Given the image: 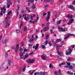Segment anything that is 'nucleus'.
<instances>
[{
    "instance_id": "39448f33",
    "label": "nucleus",
    "mask_w": 75,
    "mask_h": 75,
    "mask_svg": "<svg viewBox=\"0 0 75 75\" xmlns=\"http://www.w3.org/2000/svg\"><path fill=\"white\" fill-rule=\"evenodd\" d=\"M23 17H24V18L25 20H26V21H27L28 18H29V17H30V16H27V17L25 14H24L23 15Z\"/></svg>"
},
{
    "instance_id": "4468645a",
    "label": "nucleus",
    "mask_w": 75,
    "mask_h": 75,
    "mask_svg": "<svg viewBox=\"0 0 75 75\" xmlns=\"http://www.w3.org/2000/svg\"><path fill=\"white\" fill-rule=\"evenodd\" d=\"M69 8L70 9L72 10H75V8H74V6L73 5H70L69 6Z\"/></svg>"
},
{
    "instance_id": "680f3d73",
    "label": "nucleus",
    "mask_w": 75,
    "mask_h": 75,
    "mask_svg": "<svg viewBox=\"0 0 75 75\" xmlns=\"http://www.w3.org/2000/svg\"><path fill=\"white\" fill-rule=\"evenodd\" d=\"M67 64L69 66V65H71V64L70 63L68 62L67 63Z\"/></svg>"
},
{
    "instance_id": "6ab92c4d",
    "label": "nucleus",
    "mask_w": 75,
    "mask_h": 75,
    "mask_svg": "<svg viewBox=\"0 0 75 75\" xmlns=\"http://www.w3.org/2000/svg\"><path fill=\"white\" fill-rule=\"evenodd\" d=\"M39 46V44H37L36 45V46L35 47V49L36 50H37V49H38V48Z\"/></svg>"
},
{
    "instance_id": "e433bc0d",
    "label": "nucleus",
    "mask_w": 75,
    "mask_h": 75,
    "mask_svg": "<svg viewBox=\"0 0 75 75\" xmlns=\"http://www.w3.org/2000/svg\"><path fill=\"white\" fill-rule=\"evenodd\" d=\"M42 49H44L45 48V46L44 45H43L42 47Z\"/></svg>"
},
{
    "instance_id": "4c0bfd02",
    "label": "nucleus",
    "mask_w": 75,
    "mask_h": 75,
    "mask_svg": "<svg viewBox=\"0 0 75 75\" xmlns=\"http://www.w3.org/2000/svg\"><path fill=\"white\" fill-rule=\"evenodd\" d=\"M19 48V47L18 46V45H16V49H17V50H18Z\"/></svg>"
},
{
    "instance_id": "393cba45",
    "label": "nucleus",
    "mask_w": 75,
    "mask_h": 75,
    "mask_svg": "<svg viewBox=\"0 0 75 75\" xmlns=\"http://www.w3.org/2000/svg\"><path fill=\"white\" fill-rule=\"evenodd\" d=\"M24 68L23 69V72H25V68H26V66H24Z\"/></svg>"
},
{
    "instance_id": "9d476101",
    "label": "nucleus",
    "mask_w": 75,
    "mask_h": 75,
    "mask_svg": "<svg viewBox=\"0 0 75 75\" xmlns=\"http://www.w3.org/2000/svg\"><path fill=\"white\" fill-rule=\"evenodd\" d=\"M33 40H37V39L35 38H34V36L32 35V38H30L29 39V42H31L33 41Z\"/></svg>"
},
{
    "instance_id": "c85d7f7f",
    "label": "nucleus",
    "mask_w": 75,
    "mask_h": 75,
    "mask_svg": "<svg viewBox=\"0 0 75 75\" xmlns=\"http://www.w3.org/2000/svg\"><path fill=\"white\" fill-rule=\"evenodd\" d=\"M11 60H8V65H10V64H11Z\"/></svg>"
},
{
    "instance_id": "7c9ffc66",
    "label": "nucleus",
    "mask_w": 75,
    "mask_h": 75,
    "mask_svg": "<svg viewBox=\"0 0 75 75\" xmlns=\"http://www.w3.org/2000/svg\"><path fill=\"white\" fill-rule=\"evenodd\" d=\"M35 6V4H34L32 6V8H35L36 7Z\"/></svg>"
},
{
    "instance_id": "2f4dec72",
    "label": "nucleus",
    "mask_w": 75,
    "mask_h": 75,
    "mask_svg": "<svg viewBox=\"0 0 75 75\" xmlns=\"http://www.w3.org/2000/svg\"><path fill=\"white\" fill-rule=\"evenodd\" d=\"M34 1V0H28V2H30V3H33Z\"/></svg>"
},
{
    "instance_id": "8fccbe9b",
    "label": "nucleus",
    "mask_w": 75,
    "mask_h": 75,
    "mask_svg": "<svg viewBox=\"0 0 75 75\" xmlns=\"http://www.w3.org/2000/svg\"><path fill=\"white\" fill-rule=\"evenodd\" d=\"M48 44H49L50 47L51 46V45H52V44H51V42H49L48 43Z\"/></svg>"
},
{
    "instance_id": "a19ab883",
    "label": "nucleus",
    "mask_w": 75,
    "mask_h": 75,
    "mask_svg": "<svg viewBox=\"0 0 75 75\" xmlns=\"http://www.w3.org/2000/svg\"><path fill=\"white\" fill-rule=\"evenodd\" d=\"M30 20H33V17L31 15L30 16Z\"/></svg>"
},
{
    "instance_id": "e2e57ef3",
    "label": "nucleus",
    "mask_w": 75,
    "mask_h": 75,
    "mask_svg": "<svg viewBox=\"0 0 75 75\" xmlns=\"http://www.w3.org/2000/svg\"><path fill=\"white\" fill-rule=\"evenodd\" d=\"M2 35H1V36H0V40H1V39H2Z\"/></svg>"
},
{
    "instance_id": "f8f14e48",
    "label": "nucleus",
    "mask_w": 75,
    "mask_h": 75,
    "mask_svg": "<svg viewBox=\"0 0 75 75\" xmlns=\"http://www.w3.org/2000/svg\"><path fill=\"white\" fill-rule=\"evenodd\" d=\"M72 35V34L71 33H69L67 34V36L66 37H65L64 38V40H67L68 37H69V36H71Z\"/></svg>"
},
{
    "instance_id": "052dcab7",
    "label": "nucleus",
    "mask_w": 75,
    "mask_h": 75,
    "mask_svg": "<svg viewBox=\"0 0 75 75\" xmlns=\"http://www.w3.org/2000/svg\"><path fill=\"white\" fill-rule=\"evenodd\" d=\"M11 48H12V49H14V48H15V46H12Z\"/></svg>"
},
{
    "instance_id": "473e14b6",
    "label": "nucleus",
    "mask_w": 75,
    "mask_h": 75,
    "mask_svg": "<svg viewBox=\"0 0 75 75\" xmlns=\"http://www.w3.org/2000/svg\"><path fill=\"white\" fill-rule=\"evenodd\" d=\"M27 27L26 26H25L24 27V31H27Z\"/></svg>"
},
{
    "instance_id": "bb28decb",
    "label": "nucleus",
    "mask_w": 75,
    "mask_h": 75,
    "mask_svg": "<svg viewBox=\"0 0 75 75\" xmlns=\"http://www.w3.org/2000/svg\"><path fill=\"white\" fill-rule=\"evenodd\" d=\"M62 40V39H57L56 41V42H59V41H61Z\"/></svg>"
},
{
    "instance_id": "338daca9",
    "label": "nucleus",
    "mask_w": 75,
    "mask_h": 75,
    "mask_svg": "<svg viewBox=\"0 0 75 75\" xmlns=\"http://www.w3.org/2000/svg\"><path fill=\"white\" fill-rule=\"evenodd\" d=\"M71 47L73 48H74L75 47V45H72Z\"/></svg>"
},
{
    "instance_id": "58836bf2",
    "label": "nucleus",
    "mask_w": 75,
    "mask_h": 75,
    "mask_svg": "<svg viewBox=\"0 0 75 75\" xmlns=\"http://www.w3.org/2000/svg\"><path fill=\"white\" fill-rule=\"evenodd\" d=\"M38 75V72H35L34 73V75Z\"/></svg>"
},
{
    "instance_id": "13d9d810",
    "label": "nucleus",
    "mask_w": 75,
    "mask_h": 75,
    "mask_svg": "<svg viewBox=\"0 0 75 75\" xmlns=\"http://www.w3.org/2000/svg\"><path fill=\"white\" fill-rule=\"evenodd\" d=\"M37 20H35L33 22V24H34V23H35V22H37Z\"/></svg>"
},
{
    "instance_id": "a878e982",
    "label": "nucleus",
    "mask_w": 75,
    "mask_h": 75,
    "mask_svg": "<svg viewBox=\"0 0 75 75\" xmlns=\"http://www.w3.org/2000/svg\"><path fill=\"white\" fill-rule=\"evenodd\" d=\"M23 25V24L22 23H21L20 25L19 28L20 29H21V27H22Z\"/></svg>"
},
{
    "instance_id": "c9c22d12",
    "label": "nucleus",
    "mask_w": 75,
    "mask_h": 75,
    "mask_svg": "<svg viewBox=\"0 0 75 75\" xmlns=\"http://www.w3.org/2000/svg\"><path fill=\"white\" fill-rule=\"evenodd\" d=\"M69 68H70V69H73V67L72 66L70 65L69 67Z\"/></svg>"
},
{
    "instance_id": "2eb2a0df",
    "label": "nucleus",
    "mask_w": 75,
    "mask_h": 75,
    "mask_svg": "<svg viewBox=\"0 0 75 75\" xmlns=\"http://www.w3.org/2000/svg\"><path fill=\"white\" fill-rule=\"evenodd\" d=\"M8 41V39H6L5 40H3L2 41L3 44H5L7 43V42Z\"/></svg>"
},
{
    "instance_id": "a18cd8bd",
    "label": "nucleus",
    "mask_w": 75,
    "mask_h": 75,
    "mask_svg": "<svg viewBox=\"0 0 75 75\" xmlns=\"http://www.w3.org/2000/svg\"><path fill=\"white\" fill-rule=\"evenodd\" d=\"M23 49L22 48H21L19 49V51H20V52H21V51H23Z\"/></svg>"
},
{
    "instance_id": "dca6fc26",
    "label": "nucleus",
    "mask_w": 75,
    "mask_h": 75,
    "mask_svg": "<svg viewBox=\"0 0 75 75\" xmlns=\"http://www.w3.org/2000/svg\"><path fill=\"white\" fill-rule=\"evenodd\" d=\"M67 17H68L69 18H72L73 17V16L71 15H69L67 16Z\"/></svg>"
},
{
    "instance_id": "ea45409f",
    "label": "nucleus",
    "mask_w": 75,
    "mask_h": 75,
    "mask_svg": "<svg viewBox=\"0 0 75 75\" xmlns=\"http://www.w3.org/2000/svg\"><path fill=\"white\" fill-rule=\"evenodd\" d=\"M16 33H19L20 32V30H16Z\"/></svg>"
},
{
    "instance_id": "c03bdc74",
    "label": "nucleus",
    "mask_w": 75,
    "mask_h": 75,
    "mask_svg": "<svg viewBox=\"0 0 75 75\" xmlns=\"http://www.w3.org/2000/svg\"><path fill=\"white\" fill-rule=\"evenodd\" d=\"M38 16L37 15V18H36V20L37 21V20H39V18L38 17Z\"/></svg>"
},
{
    "instance_id": "0eeeda50",
    "label": "nucleus",
    "mask_w": 75,
    "mask_h": 75,
    "mask_svg": "<svg viewBox=\"0 0 75 75\" xmlns=\"http://www.w3.org/2000/svg\"><path fill=\"white\" fill-rule=\"evenodd\" d=\"M50 12H49L47 13V17L46 18V21H48L49 19H50Z\"/></svg>"
},
{
    "instance_id": "1a4fd4ad",
    "label": "nucleus",
    "mask_w": 75,
    "mask_h": 75,
    "mask_svg": "<svg viewBox=\"0 0 75 75\" xmlns=\"http://www.w3.org/2000/svg\"><path fill=\"white\" fill-rule=\"evenodd\" d=\"M41 58L42 59H43V60H45V59H47V56L45 55H43L42 56Z\"/></svg>"
},
{
    "instance_id": "5fc2aeb1",
    "label": "nucleus",
    "mask_w": 75,
    "mask_h": 75,
    "mask_svg": "<svg viewBox=\"0 0 75 75\" xmlns=\"http://www.w3.org/2000/svg\"><path fill=\"white\" fill-rule=\"evenodd\" d=\"M50 23L48 22L47 24V27H48V26H49V25H50Z\"/></svg>"
},
{
    "instance_id": "37998d69",
    "label": "nucleus",
    "mask_w": 75,
    "mask_h": 75,
    "mask_svg": "<svg viewBox=\"0 0 75 75\" xmlns=\"http://www.w3.org/2000/svg\"><path fill=\"white\" fill-rule=\"evenodd\" d=\"M10 23H7V25H6V26H5V28H7V26H9L10 25Z\"/></svg>"
},
{
    "instance_id": "bf43d9fd",
    "label": "nucleus",
    "mask_w": 75,
    "mask_h": 75,
    "mask_svg": "<svg viewBox=\"0 0 75 75\" xmlns=\"http://www.w3.org/2000/svg\"><path fill=\"white\" fill-rule=\"evenodd\" d=\"M30 23H33V21L32 20H30L29 21Z\"/></svg>"
},
{
    "instance_id": "f257e3e1",
    "label": "nucleus",
    "mask_w": 75,
    "mask_h": 75,
    "mask_svg": "<svg viewBox=\"0 0 75 75\" xmlns=\"http://www.w3.org/2000/svg\"><path fill=\"white\" fill-rule=\"evenodd\" d=\"M11 13V11H10L8 13V14L6 16L5 19L3 21L4 24L5 23H8V20L10 19V14Z\"/></svg>"
},
{
    "instance_id": "49530a36",
    "label": "nucleus",
    "mask_w": 75,
    "mask_h": 75,
    "mask_svg": "<svg viewBox=\"0 0 75 75\" xmlns=\"http://www.w3.org/2000/svg\"><path fill=\"white\" fill-rule=\"evenodd\" d=\"M71 60V58H68L67 59L68 61H70Z\"/></svg>"
},
{
    "instance_id": "412c9836",
    "label": "nucleus",
    "mask_w": 75,
    "mask_h": 75,
    "mask_svg": "<svg viewBox=\"0 0 75 75\" xmlns=\"http://www.w3.org/2000/svg\"><path fill=\"white\" fill-rule=\"evenodd\" d=\"M18 10H19V8L18 7V9H17L16 10V13H17V16H16V17H17V16H18Z\"/></svg>"
},
{
    "instance_id": "f704fd0d",
    "label": "nucleus",
    "mask_w": 75,
    "mask_h": 75,
    "mask_svg": "<svg viewBox=\"0 0 75 75\" xmlns=\"http://www.w3.org/2000/svg\"><path fill=\"white\" fill-rule=\"evenodd\" d=\"M49 37V35H46V39L47 40L48 38V37Z\"/></svg>"
},
{
    "instance_id": "79ce46f5",
    "label": "nucleus",
    "mask_w": 75,
    "mask_h": 75,
    "mask_svg": "<svg viewBox=\"0 0 75 75\" xmlns=\"http://www.w3.org/2000/svg\"><path fill=\"white\" fill-rule=\"evenodd\" d=\"M47 75V73L46 72L42 73V75Z\"/></svg>"
},
{
    "instance_id": "cd10ccee",
    "label": "nucleus",
    "mask_w": 75,
    "mask_h": 75,
    "mask_svg": "<svg viewBox=\"0 0 75 75\" xmlns=\"http://www.w3.org/2000/svg\"><path fill=\"white\" fill-rule=\"evenodd\" d=\"M54 73L55 75H58V71H54Z\"/></svg>"
},
{
    "instance_id": "a211bd4d",
    "label": "nucleus",
    "mask_w": 75,
    "mask_h": 75,
    "mask_svg": "<svg viewBox=\"0 0 75 75\" xmlns=\"http://www.w3.org/2000/svg\"><path fill=\"white\" fill-rule=\"evenodd\" d=\"M33 73H34V71H32L31 70H30L28 72V74H30V75H33Z\"/></svg>"
},
{
    "instance_id": "4d7b16f0",
    "label": "nucleus",
    "mask_w": 75,
    "mask_h": 75,
    "mask_svg": "<svg viewBox=\"0 0 75 75\" xmlns=\"http://www.w3.org/2000/svg\"><path fill=\"white\" fill-rule=\"evenodd\" d=\"M47 15V13H43V16H46V15Z\"/></svg>"
},
{
    "instance_id": "423d86ee",
    "label": "nucleus",
    "mask_w": 75,
    "mask_h": 75,
    "mask_svg": "<svg viewBox=\"0 0 75 75\" xmlns=\"http://www.w3.org/2000/svg\"><path fill=\"white\" fill-rule=\"evenodd\" d=\"M7 8H9L10 6V5H11V2L10 1H8L7 3Z\"/></svg>"
},
{
    "instance_id": "774afa93",
    "label": "nucleus",
    "mask_w": 75,
    "mask_h": 75,
    "mask_svg": "<svg viewBox=\"0 0 75 75\" xmlns=\"http://www.w3.org/2000/svg\"><path fill=\"white\" fill-rule=\"evenodd\" d=\"M73 4L74 5L75 4V0L74 1V2L73 3Z\"/></svg>"
},
{
    "instance_id": "c756f323",
    "label": "nucleus",
    "mask_w": 75,
    "mask_h": 75,
    "mask_svg": "<svg viewBox=\"0 0 75 75\" xmlns=\"http://www.w3.org/2000/svg\"><path fill=\"white\" fill-rule=\"evenodd\" d=\"M48 7V5H47L45 6L44 7V9H47V8Z\"/></svg>"
},
{
    "instance_id": "603ef678",
    "label": "nucleus",
    "mask_w": 75,
    "mask_h": 75,
    "mask_svg": "<svg viewBox=\"0 0 75 75\" xmlns=\"http://www.w3.org/2000/svg\"><path fill=\"white\" fill-rule=\"evenodd\" d=\"M49 67L50 68H51L52 67V64H50V65H49Z\"/></svg>"
},
{
    "instance_id": "09e8293b",
    "label": "nucleus",
    "mask_w": 75,
    "mask_h": 75,
    "mask_svg": "<svg viewBox=\"0 0 75 75\" xmlns=\"http://www.w3.org/2000/svg\"><path fill=\"white\" fill-rule=\"evenodd\" d=\"M50 32L52 34H53L54 33V32H53V30L52 29H51L50 30Z\"/></svg>"
},
{
    "instance_id": "20e7f679",
    "label": "nucleus",
    "mask_w": 75,
    "mask_h": 75,
    "mask_svg": "<svg viewBox=\"0 0 75 75\" xmlns=\"http://www.w3.org/2000/svg\"><path fill=\"white\" fill-rule=\"evenodd\" d=\"M35 59L33 58L32 59H28V60H26V62H28V63H33L34 62Z\"/></svg>"
},
{
    "instance_id": "7ed1b4c3",
    "label": "nucleus",
    "mask_w": 75,
    "mask_h": 75,
    "mask_svg": "<svg viewBox=\"0 0 75 75\" xmlns=\"http://www.w3.org/2000/svg\"><path fill=\"white\" fill-rule=\"evenodd\" d=\"M58 29L60 31H62V32L64 31H66L67 30V29L66 28H65L64 29H63L60 27H58Z\"/></svg>"
},
{
    "instance_id": "6e6d98bb",
    "label": "nucleus",
    "mask_w": 75,
    "mask_h": 75,
    "mask_svg": "<svg viewBox=\"0 0 75 75\" xmlns=\"http://www.w3.org/2000/svg\"><path fill=\"white\" fill-rule=\"evenodd\" d=\"M42 72H40V73L38 72V75H42Z\"/></svg>"
},
{
    "instance_id": "4be33fe9",
    "label": "nucleus",
    "mask_w": 75,
    "mask_h": 75,
    "mask_svg": "<svg viewBox=\"0 0 75 75\" xmlns=\"http://www.w3.org/2000/svg\"><path fill=\"white\" fill-rule=\"evenodd\" d=\"M61 20H60V21H57L56 23L57 25H59V24H60V23H61Z\"/></svg>"
},
{
    "instance_id": "f03ea898",
    "label": "nucleus",
    "mask_w": 75,
    "mask_h": 75,
    "mask_svg": "<svg viewBox=\"0 0 75 75\" xmlns=\"http://www.w3.org/2000/svg\"><path fill=\"white\" fill-rule=\"evenodd\" d=\"M1 13H0V15H1V16H2L3 15V13H2V12L4 14V13H6V8L4 6L3 8H2L1 9Z\"/></svg>"
},
{
    "instance_id": "b1692460",
    "label": "nucleus",
    "mask_w": 75,
    "mask_h": 75,
    "mask_svg": "<svg viewBox=\"0 0 75 75\" xmlns=\"http://www.w3.org/2000/svg\"><path fill=\"white\" fill-rule=\"evenodd\" d=\"M58 55H61V56H62L63 55L62 53L61 52H58Z\"/></svg>"
},
{
    "instance_id": "3c124183",
    "label": "nucleus",
    "mask_w": 75,
    "mask_h": 75,
    "mask_svg": "<svg viewBox=\"0 0 75 75\" xmlns=\"http://www.w3.org/2000/svg\"><path fill=\"white\" fill-rule=\"evenodd\" d=\"M58 74L59 75H61V70H59V71L58 73Z\"/></svg>"
},
{
    "instance_id": "6e6552de",
    "label": "nucleus",
    "mask_w": 75,
    "mask_h": 75,
    "mask_svg": "<svg viewBox=\"0 0 75 75\" xmlns=\"http://www.w3.org/2000/svg\"><path fill=\"white\" fill-rule=\"evenodd\" d=\"M68 51L69 52H67V51H66V55H69L72 52V50H71V49H69Z\"/></svg>"
},
{
    "instance_id": "ddd939ff",
    "label": "nucleus",
    "mask_w": 75,
    "mask_h": 75,
    "mask_svg": "<svg viewBox=\"0 0 75 75\" xmlns=\"http://www.w3.org/2000/svg\"><path fill=\"white\" fill-rule=\"evenodd\" d=\"M74 21V19H71L69 21V22L68 23V25H70L71 24L73 23V21Z\"/></svg>"
},
{
    "instance_id": "5701e85b",
    "label": "nucleus",
    "mask_w": 75,
    "mask_h": 75,
    "mask_svg": "<svg viewBox=\"0 0 75 75\" xmlns=\"http://www.w3.org/2000/svg\"><path fill=\"white\" fill-rule=\"evenodd\" d=\"M28 56H29V55L28 54H26L24 57V59H25V58H27Z\"/></svg>"
},
{
    "instance_id": "de8ad7c7",
    "label": "nucleus",
    "mask_w": 75,
    "mask_h": 75,
    "mask_svg": "<svg viewBox=\"0 0 75 75\" xmlns=\"http://www.w3.org/2000/svg\"><path fill=\"white\" fill-rule=\"evenodd\" d=\"M64 68H69V66H64Z\"/></svg>"
},
{
    "instance_id": "69168bd1",
    "label": "nucleus",
    "mask_w": 75,
    "mask_h": 75,
    "mask_svg": "<svg viewBox=\"0 0 75 75\" xmlns=\"http://www.w3.org/2000/svg\"><path fill=\"white\" fill-rule=\"evenodd\" d=\"M67 74H70V73H71V72L69 71H68L67 72Z\"/></svg>"
},
{
    "instance_id": "f3484780",
    "label": "nucleus",
    "mask_w": 75,
    "mask_h": 75,
    "mask_svg": "<svg viewBox=\"0 0 75 75\" xmlns=\"http://www.w3.org/2000/svg\"><path fill=\"white\" fill-rule=\"evenodd\" d=\"M48 29H49V28L48 27V26H47V27H46L44 28L43 30L45 31H47V30H48Z\"/></svg>"
},
{
    "instance_id": "9b49d317",
    "label": "nucleus",
    "mask_w": 75,
    "mask_h": 75,
    "mask_svg": "<svg viewBox=\"0 0 75 75\" xmlns=\"http://www.w3.org/2000/svg\"><path fill=\"white\" fill-rule=\"evenodd\" d=\"M23 53L22 52H20L19 53V55L21 57V59H22L23 58V57H24L23 56Z\"/></svg>"
},
{
    "instance_id": "0e129e2a",
    "label": "nucleus",
    "mask_w": 75,
    "mask_h": 75,
    "mask_svg": "<svg viewBox=\"0 0 75 75\" xmlns=\"http://www.w3.org/2000/svg\"><path fill=\"white\" fill-rule=\"evenodd\" d=\"M64 64H65V63L64 62L62 63V65H64Z\"/></svg>"
},
{
    "instance_id": "72a5a7b5",
    "label": "nucleus",
    "mask_w": 75,
    "mask_h": 75,
    "mask_svg": "<svg viewBox=\"0 0 75 75\" xmlns=\"http://www.w3.org/2000/svg\"><path fill=\"white\" fill-rule=\"evenodd\" d=\"M48 44V41L46 40L45 42L44 43V45H47Z\"/></svg>"
},
{
    "instance_id": "aec40b11",
    "label": "nucleus",
    "mask_w": 75,
    "mask_h": 75,
    "mask_svg": "<svg viewBox=\"0 0 75 75\" xmlns=\"http://www.w3.org/2000/svg\"><path fill=\"white\" fill-rule=\"evenodd\" d=\"M26 10H27V11H28V12H29V13H30V12H31V11H30V8H29L28 7H26L25 8Z\"/></svg>"
},
{
    "instance_id": "864d4df0",
    "label": "nucleus",
    "mask_w": 75,
    "mask_h": 75,
    "mask_svg": "<svg viewBox=\"0 0 75 75\" xmlns=\"http://www.w3.org/2000/svg\"><path fill=\"white\" fill-rule=\"evenodd\" d=\"M33 54H34V53L33 52H32L30 53V54L29 55H33Z\"/></svg>"
}]
</instances>
